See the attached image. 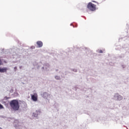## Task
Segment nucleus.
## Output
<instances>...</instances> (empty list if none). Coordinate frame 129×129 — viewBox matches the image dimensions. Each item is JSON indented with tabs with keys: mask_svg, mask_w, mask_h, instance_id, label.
Here are the masks:
<instances>
[{
	"mask_svg": "<svg viewBox=\"0 0 129 129\" xmlns=\"http://www.w3.org/2000/svg\"><path fill=\"white\" fill-rule=\"evenodd\" d=\"M31 99L33 100V101L36 102L38 100V96L36 93H35L34 95L31 96Z\"/></svg>",
	"mask_w": 129,
	"mask_h": 129,
	"instance_id": "3",
	"label": "nucleus"
},
{
	"mask_svg": "<svg viewBox=\"0 0 129 129\" xmlns=\"http://www.w3.org/2000/svg\"><path fill=\"white\" fill-rule=\"evenodd\" d=\"M0 129H3L2 128L0 127Z\"/></svg>",
	"mask_w": 129,
	"mask_h": 129,
	"instance_id": "13",
	"label": "nucleus"
},
{
	"mask_svg": "<svg viewBox=\"0 0 129 129\" xmlns=\"http://www.w3.org/2000/svg\"><path fill=\"white\" fill-rule=\"evenodd\" d=\"M3 64V61H2L1 59H0V66H2Z\"/></svg>",
	"mask_w": 129,
	"mask_h": 129,
	"instance_id": "8",
	"label": "nucleus"
},
{
	"mask_svg": "<svg viewBox=\"0 0 129 129\" xmlns=\"http://www.w3.org/2000/svg\"><path fill=\"white\" fill-rule=\"evenodd\" d=\"M55 79H56L57 80H59L60 79V77L59 76H55Z\"/></svg>",
	"mask_w": 129,
	"mask_h": 129,
	"instance_id": "6",
	"label": "nucleus"
},
{
	"mask_svg": "<svg viewBox=\"0 0 129 129\" xmlns=\"http://www.w3.org/2000/svg\"><path fill=\"white\" fill-rule=\"evenodd\" d=\"M3 109H4V107L3 105H1V104H0V110Z\"/></svg>",
	"mask_w": 129,
	"mask_h": 129,
	"instance_id": "7",
	"label": "nucleus"
},
{
	"mask_svg": "<svg viewBox=\"0 0 129 129\" xmlns=\"http://www.w3.org/2000/svg\"><path fill=\"white\" fill-rule=\"evenodd\" d=\"M14 69H15V70H16V69H17V67H15L14 68Z\"/></svg>",
	"mask_w": 129,
	"mask_h": 129,
	"instance_id": "10",
	"label": "nucleus"
},
{
	"mask_svg": "<svg viewBox=\"0 0 129 129\" xmlns=\"http://www.w3.org/2000/svg\"><path fill=\"white\" fill-rule=\"evenodd\" d=\"M36 44L38 45V47L39 48L42 47L43 46V42L40 41H37Z\"/></svg>",
	"mask_w": 129,
	"mask_h": 129,
	"instance_id": "4",
	"label": "nucleus"
},
{
	"mask_svg": "<svg viewBox=\"0 0 129 129\" xmlns=\"http://www.w3.org/2000/svg\"><path fill=\"white\" fill-rule=\"evenodd\" d=\"M8 71V68H2L1 70V73H6Z\"/></svg>",
	"mask_w": 129,
	"mask_h": 129,
	"instance_id": "5",
	"label": "nucleus"
},
{
	"mask_svg": "<svg viewBox=\"0 0 129 129\" xmlns=\"http://www.w3.org/2000/svg\"><path fill=\"white\" fill-rule=\"evenodd\" d=\"M87 8L91 12L96 11V5L92 4L91 2H89L87 6Z\"/></svg>",
	"mask_w": 129,
	"mask_h": 129,
	"instance_id": "2",
	"label": "nucleus"
},
{
	"mask_svg": "<svg viewBox=\"0 0 129 129\" xmlns=\"http://www.w3.org/2000/svg\"><path fill=\"white\" fill-rule=\"evenodd\" d=\"M92 2H93V3H95V1H92Z\"/></svg>",
	"mask_w": 129,
	"mask_h": 129,
	"instance_id": "11",
	"label": "nucleus"
},
{
	"mask_svg": "<svg viewBox=\"0 0 129 129\" xmlns=\"http://www.w3.org/2000/svg\"><path fill=\"white\" fill-rule=\"evenodd\" d=\"M99 53H103V51L102 50H99Z\"/></svg>",
	"mask_w": 129,
	"mask_h": 129,
	"instance_id": "9",
	"label": "nucleus"
},
{
	"mask_svg": "<svg viewBox=\"0 0 129 129\" xmlns=\"http://www.w3.org/2000/svg\"><path fill=\"white\" fill-rule=\"evenodd\" d=\"M10 106H11L12 109L15 111L18 110L19 109V103L18 100H14L10 101Z\"/></svg>",
	"mask_w": 129,
	"mask_h": 129,
	"instance_id": "1",
	"label": "nucleus"
},
{
	"mask_svg": "<svg viewBox=\"0 0 129 129\" xmlns=\"http://www.w3.org/2000/svg\"><path fill=\"white\" fill-rule=\"evenodd\" d=\"M4 62H5V63H7V61H5Z\"/></svg>",
	"mask_w": 129,
	"mask_h": 129,
	"instance_id": "12",
	"label": "nucleus"
}]
</instances>
